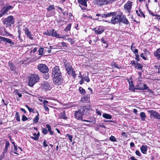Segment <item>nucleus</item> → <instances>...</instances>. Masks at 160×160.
Instances as JSON below:
<instances>
[{"label": "nucleus", "mask_w": 160, "mask_h": 160, "mask_svg": "<svg viewBox=\"0 0 160 160\" xmlns=\"http://www.w3.org/2000/svg\"><path fill=\"white\" fill-rule=\"evenodd\" d=\"M68 42H70L71 44H73L74 43V42L71 38H68Z\"/></svg>", "instance_id": "nucleus-58"}, {"label": "nucleus", "mask_w": 160, "mask_h": 160, "mask_svg": "<svg viewBox=\"0 0 160 160\" xmlns=\"http://www.w3.org/2000/svg\"><path fill=\"white\" fill-rule=\"evenodd\" d=\"M18 147L17 146H15L14 147V152L15 154L18 155L19 154L17 153Z\"/></svg>", "instance_id": "nucleus-56"}, {"label": "nucleus", "mask_w": 160, "mask_h": 160, "mask_svg": "<svg viewBox=\"0 0 160 160\" xmlns=\"http://www.w3.org/2000/svg\"><path fill=\"white\" fill-rule=\"evenodd\" d=\"M41 87L42 89L45 91L50 90L52 88L51 84L47 81H44L42 84Z\"/></svg>", "instance_id": "nucleus-9"}, {"label": "nucleus", "mask_w": 160, "mask_h": 160, "mask_svg": "<svg viewBox=\"0 0 160 160\" xmlns=\"http://www.w3.org/2000/svg\"><path fill=\"white\" fill-rule=\"evenodd\" d=\"M23 30L24 31L25 34L27 36L30 38V39H33V38L32 37L31 33L29 31V29L27 28L26 27Z\"/></svg>", "instance_id": "nucleus-23"}, {"label": "nucleus", "mask_w": 160, "mask_h": 160, "mask_svg": "<svg viewBox=\"0 0 160 160\" xmlns=\"http://www.w3.org/2000/svg\"><path fill=\"white\" fill-rule=\"evenodd\" d=\"M46 127L48 128V130H47V129L45 128H42V133L45 135L48 133V131L51 135H53L54 132L52 130L51 126L49 124H46Z\"/></svg>", "instance_id": "nucleus-10"}, {"label": "nucleus", "mask_w": 160, "mask_h": 160, "mask_svg": "<svg viewBox=\"0 0 160 160\" xmlns=\"http://www.w3.org/2000/svg\"><path fill=\"white\" fill-rule=\"evenodd\" d=\"M83 115H88L90 114V112L92 110V109L89 106H84L82 107Z\"/></svg>", "instance_id": "nucleus-15"}, {"label": "nucleus", "mask_w": 160, "mask_h": 160, "mask_svg": "<svg viewBox=\"0 0 160 160\" xmlns=\"http://www.w3.org/2000/svg\"><path fill=\"white\" fill-rule=\"evenodd\" d=\"M122 136L123 137H124L126 138H127L128 137L127 135L126 134V132H122L121 134Z\"/></svg>", "instance_id": "nucleus-63"}, {"label": "nucleus", "mask_w": 160, "mask_h": 160, "mask_svg": "<svg viewBox=\"0 0 160 160\" xmlns=\"http://www.w3.org/2000/svg\"><path fill=\"white\" fill-rule=\"evenodd\" d=\"M1 41H3L4 42L5 44L6 45L7 43L10 44V46L14 45L15 43L10 39L8 38L0 36V42Z\"/></svg>", "instance_id": "nucleus-12"}, {"label": "nucleus", "mask_w": 160, "mask_h": 160, "mask_svg": "<svg viewBox=\"0 0 160 160\" xmlns=\"http://www.w3.org/2000/svg\"><path fill=\"white\" fill-rule=\"evenodd\" d=\"M148 12L149 14L151 15H152L153 16H155L157 17H158V14H154L151 11L148 10Z\"/></svg>", "instance_id": "nucleus-52"}, {"label": "nucleus", "mask_w": 160, "mask_h": 160, "mask_svg": "<svg viewBox=\"0 0 160 160\" xmlns=\"http://www.w3.org/2000/svg\"><path fill=\"white\" fill-rule=\"evenodd\" d=\"M147 89L146 90L148 91L149 93H153V92L147 86Z\"/></svg>", "instance_id": "nucleus-59"}, {"label": "nucleus", "mask_w": 160, "mask_h": 160, "mask_svg": "<svg viewBox=\"0 0 160 160\" xmlns=\"http://www.w3.org/2000/svg\"><path fill=\"white\" fill-rule=\"evenodd\" d=\"M44 35L55 37L57 38H63L59 36L60 35L57 33V32L53 29L47 30V31L43 33Z\"/></svg>", "instance_id": "nucleus-4"}, {"label": "nucleus", "mask_w": 160, "mask_h": 160, "mask_svg": "<svg viewBox=\"0 0 160 160\" xmlns=\"http://www.w3.org/2000/svg\"><path fill=\"white\" fill-rule=\"evenodd\" d=\"M136 89L139 90H146L147 88V85L145 83L142 82H140L137 83L136 86Z\"/></svg>", "instance_id": "nucleus-14"}, {"label": "nucleus", "mask_w": 160, "mask_h": 160, "mask_svg": "<svg viewBox=\"0 0 160 160\" xmlns=\"http://www.w3.org/2000/svg\"><path fill=\"white\" fill-rule=\"evenodd\" d=\"M113 66H115V67L118 68V69H120L121 68V66L118 64H116L115 63H114L113 64Z\"/></svg>", "instance_id": "nucleus-53"}, {"label": "nucleus", "mask_w": 160, "mask_h": 160, "mask_svg": "<svg viewBox=\"0 0 160 160\" xmlns=\"http://www.w3.org/2000/svg\"><path fill=\"white\" fill-rule=\"evenodd\" d=\"M115 12H114L106 13L104 14H102L101 17L103 18H106L111 17V16H113L115 15Z\"/></svg>", "instance_id": "nucleus-27"}, {"label": "nucleus", "mask_w": 160, "mask_h": 160, "mask_svg": "<svg viewBox=\"0 0 160 160\" xmlns=\"http://www.w3.org/2000/svg\"><path fill=\"white\" fill-rule=\"evenodd\" d=\"M71 74H68V75H71L74 78H75L76 77V74L75 71L73 70V69L71 70Z\"/></svg>", "instance_id": "nucleus-40"}, {"label": "nucleus", "mask_w": 160, "mask_h": 160, "mask_svg": "<svg viewBox=\"0 0 160 160\" xmlns=\"http://www.w3.org/2000/svg\"><path fill=\"white\" fill-rule=\"evenodd\" d=\"M90 97L88 95H84L81 98V101L83 103H87L86 105H89L91 103Z\"/></svg>", "instance_id": "nucleus-13"}, {"label": "nucleus", "mask_w": 160, "mask_h": 160, "mask_svg": "<svg viewBox=\"0 0 160 160\" xmlns=\"http://www.w3.org/2000/svg\"><path fill=\"white\" fill-rule=\"evenodd\" d=\"M121 22L126 25L130 24V22L126 18V16L123 15L121 17Z\"/></svg>", "instance_id": "nucleus-24"}, {"label": "nucleus", "mask_w": 160, "mask_h": 160, "mask_svg": "<svg viewBox=\"0 0 160 160\" xmlns=\"http://www.w3.org/2000/svg\"><path fill=\"white\" fill-rule=\"evenodd\" d=\"M92 30L94 32L95 34L100 35L102 34L104 31V29L103 28H101L100 27H96L93 28Z\"/></svg>", "instance_id": "nucleus-18"}, {"label": "nucleus", "mask_w": 160, "mask_h": 160, "mask_svg": "<svg viewBox=\"0 0 160 160\" xmlns=\"http://www.w3.org/2000/svg\"><path fill=\"white\" fill-rule=\"evenodd\" d=\"M44 48H40L38 50V55H42L43 54L44 52Z\"/></svg>", "instance_id": "nucleus-44"}, {"label": "nucleus", "mask_w": 160, "mask_h": 160, "mask_svg": "<svg viewBox=\"0 0 160 160\" xmlns=\"http://www.w3.org/2000/svg\"><path fill=\"white\" fill-rule=\"evenodd\" d=\"M4 32L6 33V36H12V34H10V33L8 32H7V31L5 29V30H4Z\"/></svg>", "instance_id": "nucleus-61"}, {"label": "nucleus", "mask_w": 160, "mask_h": 160, "mask_svg": "<svg viewBox=\"0 0 160 160\" xmlns=\"http://www.w3.org/2000/svg\"><path fill=\"white\" fill-rule=\"evenodd\" d=\"M26 107L27 108L30 112L35 113V111L33 108H30L28 105H26Z\"/></svg>", "instance_id": "nucleus-42"}, {"label": "nucleus", "mask_w": 160, "mask_h": 160, "mask_svg": "<svg viewBox=\"0 0 160 160\" xmlns=\"http://www.w3.org/2000/svg\"><path fill=\"white\" fill-rule=\"evenodd\" d=\"M114 1H96V3L98 6H101L112 3Z\"/></svg>", "instance_id": "nucleus-16"}, {"label": "nucleus", "mask_w": 160, "mask_h": 160, "mask_svg": "<svg viewBox=\"0 0 160 160\" xmlns=\"http://www.w3.org/2000/svg\"><path fill=\"white\" fill-rule=\"evenodd\" d=\"M87 1H78L79 4V6L82 10H85L86 9V8L83 7V6L85 7H87Z\"/></svg>", "instance_id": "nucleus-21"}, {"label": "nucleus", "mask_w": 160, "mask_h": 160, "mask_svg": "<svg viewBox=\"0 0 160 160\" xmlns=\"http://www.w3.org/2000/svg\"><path fill=\"white\" fill-rule=\"evenodd\" d=\"M130 64L132 65H134L135 68L138 69L142 70L143 68V66L140 63L138 62L136 63L135 61H132Z\"/></svg>", "instance_id": "nucleus-22"}, {"label": "nucleus", "mask_w": 160, "mask_h": 160, "mask_svg": "<svg viewBox=\"0 0 160 160\" xmlns=\"http://www.w3.org/2000/svg\"><path fill=\"white\" fill-rule=\"evenodd\" d=\"M40 132H39L37 134V136L35 137H33V136H30V138L34 140L37 141L38 140Z\"/></svg>", "instance_id": "nucleus-38"}, {"label": "nucleus", "mask_w": 160, "mask_h": 160, "mask_svg": "<svg viewBox=\"0 0 160 160\" xmlns=\"http://www.w3.org/2000/svg\"><path fill=\"white\" fill-rule=\"evenodd\" d=\"M148 147L146 145H142L140 147V150L144 154L147 153Z\"/></svg>", "instance_id": "nucleus-26"}, {"label": "nucleus", "mask_w": 160, "mask_h": 160, "mask_svg": "<svg viewBox=\"0 0 160 160\" xmlns=\"http://www.w3.org/2000/svg\"><path fill=\"white\" fill-rule=\"evenodd\" d=\"M154 54L158 59L160 60V48L157 49Z\"/></svg>", "instance_id": "nucleus-28"}, {"label": "nucleus", "mask_w": 160, "mask_h": 160, "mask_svg": "<svg viewBox=\"0 0 160 160\" xmlns=\"http://www.w3.org/2000/svg\"><path fill=\"white\" fill-rule=\"evenodd\" d=\"M13 8V7L12 6L8 5H7L6 6H5L2 8L0 11V12H2L3 15H4L10 10L12 9Z\"/></svg>", "instance_id": "nucleus-19"}, {"label": "nucleus", "mask_w": 160, "mask_h": 160, "mask_svg": "<svg viewBox=\"0 0 160 160\" xmlns=\"http://www.w3.org/2000/svg\"><path fill=\"white\" fill-rule=\"evenodd\" d=\"M102 117L106 119H111L112 118V116L107 113H103L102 115Z\"/></svg>", "instance_id": "nucleus-34"}, {"label": "nucleus", "mask_w": 160, "mask_h": 160, "mask_svg": "<svg viewBox=\"0 0 160 160\" xmlns=\"http://www.w3.org/2000/svg\"><path fill=\"white\" fill-rule=\"evenodd\" d=\"M4 157L5 156H4V154H1L0 156V160H3Z\"/></svg>", "instance_id": "nucleus-64"}, {"label": "nucleus", "mask_w": 160, "mask_h": 160, "mask_svg": "<svg viewBox=\"0 0 160 160\" xmlns=\"http://www.w3.org/2000/svg\"><path fill=\"white\" fill-rule=\"evenodd\" d=\"M132 3L130 1H128L124 6V10L129 14H130L131 10Z\"/></svg>", "instance_id": "nucleus-11"}, {"label": "nucleus", "mask_w": 160, "mask_h": 160, "mask_svg": "<svg viewBox=\"0 0 160 160\" xmlns=\"http://www.w3.org/2000/svg\"><path fill=\"white\" fill-rule=\"evenodd\" d=\"M134 44V42H132V45L131 46V49L135 55H136L137 54H138V50L137 49H135L134 50L133 48H135V47H133V46Z\"/></svg>", "instance_id": "nucleus-33"}, {"label": "nucleus", "mask_w": 160, "mask_h": 160, "mask_svg": "<svg viewBox=\"0 0 160 160\" xmlns=\"http://www.w3.org/2000/svg\"><path fill=\"white\" fill-rule=\"evenodd\" d=\"M40 78L38 74H31L29 78L28 85L30 87H32L40 80Z\"/></svg>", "instance_id": "nucleus-2"}, {"label": "nucleus", "mask_w": 160, "mask_h": 160, "mask_svg": "<svg viewBox=\"0 0 160 160\" xmlns=\"http://www.w3.org/2000/svg\"><path fill=\"white\" fill-rule=\"evenodd\" d=\"M122 14V12L118 13L116 15L112 17L110 22L113 24H115L121 22V17Z\"/></svg>", "instance_id": "nucleus-5"}, {"label": "nucleus", "mask_w": 160, "mask_h": 160, "mask_svg": "<svg viewBox=\"0 0 160 160\" xmlns=\"http://www.w3.org/2000/svg\"><path fill=\"white\" fill-rule=\"evenodd\" d=\"M52 77L53 82L55 85L59 86L62 83L64 80L58 66H56L52 69Z\"/></svg>", "instance_id": "nucleus-1"}, {"label": "nucleus", "mask_w": 160, "mask_h": 160, "mask_svg": "<svg viewBox=\"0 0 160 160\" xmlns=\"http://www.w3.org/2000/svg\"><path fill=\"white\" fill-rule=\"evenodd\" d=\"M58 117L60 119L62 118L64 119H66L68 118V117L66 116L64 111L63 112L60 113Z\"/></svg>", "instance_id": "nucleus-31"}, {"label": "nucleus", "mask_w": 160, "mask_h": 160, "mask_svg": "<svg viewBox=\"0 0 160 160\" xmlns=\"http://www.w3.org/2000/svg\"><path fill=\"white\" fill-rule=\"evenodd\" d=\"M46 73L43 75V78L45 79H48L49 77V75L48 72Z\"/></svg>", "instance_id": "nucleus-50"}, {"label": "nucleus", "mask_w": 160, "mask_h": 160, "mask_svg": "<svg viewBox=\"0 0 160 160\" xmlns=\"http://www.w3.org/2000/svg\"><path fill=\"white\" fill-rule=\"evenodd\" d=\"M79 75H81V78L83 79L84 81H86L87 82H88L90 81V79L88 76V74L87 75L85 74V75H83L82 76L81 75V72L79 73Z\"/></svg>", "instance_id": "nucleus-29"}, {"label": "nucleus", "mask_w": 160, "mask_h": 160, "mask_svg": "<svg viewBox=\"0 0 160 160\" xmlns=\"http://www.w3.org/2000/svg\"><path fill=\"white\" fill-rule=\"evenodd\" d=\"M64 65L68 74H71V70L73 69L71 63L67 60L64 59L63 60Z\"/></svg>", "instance_id": "nucleus-8"}, {"label": "nucleus", "mask_w": 160, "mask_h": 160, "mask_svg": "<svg viewBox=\"0 0 160 160\" xmlns=\"http://www.w3.org/2000/svg\"><path fill=\"white\" fill-rule=\"evenodd\" d=\"M28 120L27 117L24 115H22V121H27Z\"/></svg>", "instance_id": "nucleus-49"}, {"label": "nucleus", "mask_w": 160, "mask_h": 160, "mask_svg": "<svg viewBox=\"0 0 160 160\" xmlns=\"http://www.w3.org/2000/svg\"><path fill=\"white\" fill-rule=\"evenodd\" d=\"M48 142H47L46 140H44L42 143L43 147L45 148H46L48 146Z\"/></svg>", "instance_id": "nucleus-51"}, {"label": "nucleus", "mask_w": 160, "mask_h": 160, "mask_svg": "<svg viewBox=\"0 0 160 160\" xmlns=\"http://www.w3.org/2000/svg\"><path fill=\"white\" fill-rule=\"evenodd\" d=\"M15 118H16L17 122H19L20 121V115L18 112H16L15 115Z\"/></svg>", "instance_id": "nucleus-37"}, {"label": "nucleus", "mask_w": 160, "mask_h": 160, "mask_svg": "<svg viewBox=\"0 0 160 160\" xmlns=\"http://www.w3.org/2000/svg\"><path fill=\"white\" fill-rule=\"evenodd\" d=\"M140 57L144 60H146L147 59V57H145L143 53H142L140 54Z\"/></svg>", "instance_id": "nucleus-54"}, {"label": "nucleus", "mask_w": 160, "mask_h": 160, "mask_svg": "<svg viewBox=\"0 0 160 160\" xmlns=\"http://www.w3.org/2000/svg\"><path fill=\"white\" fill-rule=\"evenodd\" d=\"M136 13L138 16L142 17L144 18L145 17L144 14L142 11L141 9H139V11L136 10Z\"/></svg>", "instance_id": "nucleus-32"}, {"label": "nucleus", "mask_w": 160, "mask_h": 160, "mask_svg": "<svg viewBox=\"0 0 160 160\" xmlns=\"http://www.w3.org/2000/svg\"><path fill=\"white\" fill-rule=\"evenodd\" d=\"M37 115L35 116V118H34L33 119V122L34 123H37L39 119V114L38 113V112H37Z\"/></svg>", "instance_id": "nucleus-36"}, {"label": "nucleus", "mask_w": 160, "mask_h": 160, "mask_svg": "<svg viewBox=\"0 0 160 160\" xmlns=\"http://www.w3.org/2000/svg\"><path fill=\"white\" fill-rule=\"evenodd\" d=\"M8 64L11 71H15L16 69L15 66H14V63L9 61L8 62Z\"/></svg>", "instance_id": "nucleus-30"}, {"label": "nucleus", "mask_w": 160, "mask_h": 160, "mask_svg": "<svg viewBox=\"0 0 160 160\" xmlns=\"http://www.w3.org/2000/svg\"><path fill=\"white\" fill-rule=\"evenodd\" d=\"M110 140L113 142H116L117 141L116 138L115 137L113 136H111L109 138Z\"/></svg>", "instance_id": "nucleus-43"}, {"label": "nucleus", "mask_w": 160, "mask_h": 160, "mask_svg": "<svg viewBox=\"0 0 160 160\" xmlns=\"http://www.w3.org/2000/svg\"><path fill=\"white\" fill-rule=\"evenodd\" d=\"M71 27V24L69 23L68 24V26L64 29V31L65 32H68L70 30Z\"/></svg>", "instance_id": "nucleus-41"}, {"label": "nucleus", "mask_w": 160, "mask_h": 160, "mask_svg": "<svg viewBox=\"0 0 160 160\" xmlns=\"http://www.w3.org/2000/svg\"><path fill=\"white\" fill-rule=\"evenodd\" d=\"M79 92L81 94H85L86 93L85 90L81 87H80L79 88Z\"/></svg>", "instance_id": "nucleus-39"}, {"label": "nucleus", "mask_w": 160, "mask_h": 160, "mask_svg": "<svg viewBox=\"0 0 160 160\" xmlns=\"http://www.w3.org/2000/svg\"><path fill=\"white\" fill-rule=\"evenodd\" d=\"M10 144L9 142L7 141L6 142L5 147L3 149V152H2L1 154H4V156H5V154L8 151V148L10 147Z\"/></svg>", "instance_id": "nucleus-25"}, {"label": "nucleus", "mask_w": 160, "mask_h": 160, "mask_svg": "<svg viewBox=\"0 0 160 160\" xmlns=\"http://www.w3.org/2000/svg\"><path fill=\"white\" fill-rule=\"evenodd\" d=\"M66 136L68 137V139L71 142L72 141V135L68 133L66 134Z\"/></svg>", "instance_id": "nucleus-48"}, {"label": "nucleus", "mask_w": 160, "mask_h": 160, "mask_svg": "<svg viewBox=\"0 0 160 160\" xmlns=\"http://www.w3.org/2000/svg\"><path fill=\"white\" fill-rule=\"evenodd\" d=\"M135 60L137 61H139L140 60V58H139V56L138 54H137L135 55Z\"/></svg>", "instance_id": "nucleus-57"}, {"label": "nucleus", "mask_w": 160, "mask_h": 160, "mask_svg": "<svg viewBox=\"0 0 160 160\" xmlns=\"http://www.w3.org/2000/svg\"><path fill=\"white\" fill-rule=\"evenodd\" d=\"M101 41L103 44H106V46H105L106 48H107L108 46V45L107 42L104 40V38H103L101 39Z\"/></svg>", "instance_id": "nucleus-46"}, {"label": "nucleus", "mask_w": 160, "mask_h": 160, "mask_svg": "<svg viewBox=\"0 0 160 160\" xmlns=\"http://www.w3.org/2000/svg\"><path fill=\"white\" fill-rule=\"evenodd\" d=\"M136 154L138 156L140 157L141 156V153L138 150H136L135 151Z\"/></svg>", "instance_id": "nucleus-62"}, {"label": "nucleus", "mask_w": 160, "mask_h": 160, "mask_svg": "<svg viewBox=\"0 0 160 160\" xmlns=\"http://www.w3.org/2000/svg\"><path fill=\"white\" fill-rule=\"evenodd\" d=\"M3 23L6 25V27H10L14 23L15 21L12 16H10L2 20Z\"/></svg>", "instance_id": "nucleus-3"}, {"label": "nucleus", "mask_w": 160, "mask_h": 160, "mask_svg": "<svg viewBox=\"0 0 160 160\" xmlns=\"http://www.w3.org/2000/svg\"><path fill=\"white\" fill-rule=\"evenodd\" d=\"M148 112L150 113L151 116L160 120V114L158 112L153 110H148Z\"/></svg>", "instance_id": "nucleus-17"}, {"label": "nucleus", "mask_w": 160, "mask_h": 160, "mask_svg": "<svg viewBox=\"0 0 160 160\" xmlns=\"http://www.w3.org/2000/svg\"><path fill=\"white\" fill-rule=\"evenodd\" d=\"M37 68L38 70L43 73H47L49 71V68L45 64H39L38 65Z\"/></svg>", "instance_id": "nucleus-6"}, {"label": "nucleus", "mask_w": 160, "mask_h": 160, "mask_svg": "<svg viewBox=\"0 0 160 160\" xmlns=\"http://www.w3.org/2000/svg\"><path fill=\"white\" fill-rule=\"evenodd\" d=\"M104 122H114V123H116V121L112 120H104Z\"/></svg>", "instance_id": "nucleus-60"}, {"label": "nucleus", "mask_w": 160, "mask_h": 160, "mask_svg": "<svg viewBox=\"0 0 160 160\" xmlns=\"http://www.w3.org/2000/svg\"><path fill=\"white\" fill-rule=\"evenodd\" d=\"M82 115L83 113H82L81 111L79 110L76 111L74 113V116L76 119L81 120L82 121H84L86 122H91L90 121L83 119Z\"/></svg>", "instance_id": "nucleus-7"}, {"label": "nucleus", "mask_w": 160, "mask_h": 160, "mask_svg": "<svg viewBox=\"0 0 160 160\" xmlns=\"http://www.w3.org/2000/svg\"><path fill=\"white\" fill-rule=\"evenodd\" d=\"M55 8L54 7V5H51L49 6V7L47 8V10L48 11H50L51 10L55 9Z\"/></svg>", "instance_id": "nucleus-45"}, {"label": "nucleus", "mask_w": 160, "mask_h": 160, "mask_svg": "<svg viewBox=\"0 0 160 160\" xmlns=\"http://www.w3.org/2000/svg\"><path fill=\"white\" fill-rule=\"evenodd\" d=\"M58 44L61 47H67L68 46L67 43L64 42H62L61 43H58Z\"/></svg>", "instance_id": "nucleus-47"}, {"label": "nucleus", "mask_w": 160, "mask_h": 160, "mask_svg": "<svg viewBox=\"0 0 160 160\" xmlns=\"http://www.w3.org/2000/svg\"><path fill=\"white\" fill-rule=\"evenodd\" d=\"M143 51L145 54H149L150 52L147 49H144Z\"/></svg>", "instance_id": "nucleus-55"}, {"label": "nucleus", "mask_w": 160, "mask_h": 160, "mask_svg": "<svg viewBox=\"0 0 160 160\" xmlns=\"http://www.w3.org/2000/svg\"><path fill=\"white\" fill-rule=\"evenodd\" d=\"M140 114L142 120V121H144L145 120V118L146 117V116L145 115V113L143 112H140Z\"/></svg>", "instance_id": "nucleus-35"}, {"label": "nucleus", "mask_w": 160, "mask_h": 160, "mask_svg": "<svg viewBox=\"0 0 160 160\" xmlns=\"http://www.w3.org/2000/svg\"><path fill=\"white\" fill-rule=\"evenodd\" d=\"M128 82L129 83V89L133 92H134L135 90L136 89V86L135 87L134 85L133 82L132 80L130 81L128 79Z\"/></svg>", "instance_id": "nucleus-20"}]
</instances>
